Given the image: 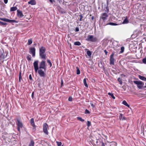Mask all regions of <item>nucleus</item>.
Instances as JSON below:
<instances>
[{"label": "nucleus", "instance_id": "f257e3e1", "mask_svg": "<svg viewBox=\"0 0 146 146\" xmlns=\"http://www.w3.org/2000/svg\"><path fill=\"white\" fill-rule=\"evenodd\" d=\"M46 68V62L45 61L42 60L39 63V68L40 69L38 70V73L40 77H44L45 76V73L41 69L45 70Z\"/></svg>", "mask_w": 146, "mask_h": 146}, {"label": "nucleus", "instance_id": "f03ea898", "mask_svg": "<svg viewBox=\"0 0 146 146\" xmlns=\"http://www.w3.org/2000/svg\"><path fill=\"white\" fill-rule=\"evenodd\" d=\"M46 48L43 46H42L39 48V55L42 59H44L45 60L46 59V55L44 53L46 51Z\"/></svg>", "mask_w": 146, "mask_h": 146}, {"label": "nucleus", "instance_id": "7ed1b4c3", "mask_svg": "<svg viewBox=\"0 0 146 146\" xmlns=\"http://www.w3.org/2000/svg\"><path fill=\"white\" fill-rule=\"evenodd\" d=\"M86 40L92 42H96L98 41V39L96 37H94L93 35H89L88 36Z\"/></svg>", "mask_w": 146, "mask_h": 146}, {"label": "nucleus", "instance_id": "20e7f679", "mask_svg": "<svg viewBox=\"0 0 146 146\" xmlns=\"http://www.w3.org/2000/svg\"><path fill=\"white\" fill-rule=\"evenodd\" d=\"M133 83L137 85V87L139 89H141L144 85V83L140 81H134Z\"/></svg>", "mask_w": 146, "mask_h": 146}, {"label": "nucleus", "instance_id": "39448f33", "mask_svg": "<svg viewBox=\"0 0 146 146\" xmlns=\"http://www.w3.org/2000/svg\"><path fill=\"white\" fill-rule=\"evenodd\" d=\"M38 60L35 61L34 62L33 64L35 72L36 73L38 70L39 67L38 65Z\"/></svg>", "mask_w": 146, "mask_h": 146}, {"label": "nucleus", "instance_id": "423d86ee", "mask_svg": "<svg viewBox=\"0 0 146 146\" xmlns=\"http://www.w3.org/2000/svg\"><path fill=\"white\" fill-rule=\"evenodd\" d=\"M48 125L46 123H44L43 125V132L46 135H48Z\"/></svg>", "mask_w": 146, "mask_h": 146}, {"label": "nucleus", "instance_id": "0eeeda50", "mask_svg": "<svg viewBox=\"0 0 146 146\" xmlns=\"http://www.w3.org/2000/svg\"><path fill=\"white\" fill-rule=\"evenodd\" d=\"M0 20L10 23H17V21L14 20H10L5 18H0Z\"/></svg>", "mask_w": 146, "mask_h": 146}, {"label": "nucleus", "instance_id": "6e6552de", "mask_svg": "<svg viewBox=\"0 0 146 146\" xmlns=\"http://www.w3.org/2000/svg\"><path fill=\"white\" fill-rule=\"evenodd\" d=\"M29 52L31 54L33 57L35 56L36 49L34 47H31L29 48Z\"/></svg>", "mask_w": 146, "mask_h": 146}, {"label": "nucleus", "instance_id": "1a4fd4ad", "mask_svg": "<svg viewBox=\"0 0 146 146\" xmlns=\"http://www.w3.org/2000/svg\"><path fill=\"white\" fill-rule=\"evenodd\" d=\"M108 17V15L106 13H104L102 14L100 19H102L103 21L105 22L107 20Z\"/></svg>", "mask_w": 146, "mask_h": 146}, {"label": "nucleus", "instance_id": "9d476101", "mask_svg": "<svg viewBox=\"0 0 146 146\" xmlns=\"http://www.w3.org/2000/svg\"><path fill=\"white\" fill-rule=\"evenodd\" d=\"M114 54L113 53L111 54L110 57V64L114 65V63L115 59L113 58Z\"/></svg>", "mask_w": 146, "mask_h": 146}, {"label": "nucleus", "instance_id": "9b49d317", "mask_svg": "<svg viewBox=\"0 0 146 146\" xmlns=\"http://www.w3.org/2000/svg\"><path fill=\"white\" fill-rule=\"evenodd\" d=\"M17 16L19 18H21L24 16L22 11H20L19 10H17Z\"/></svg>", "mask_w": 146, "mask_h": 146}, {"label": "nucleus", "instance_id": "f8f14e48", "mask_svg": "<svg viewBox=\"0 0 146 146\" xmlns=\"http://www.w3.org/2000/svg\"><path fill=\"white\" fill-rule=\"evenodd\" d=\"M17 127L22 128L23 127V125L22 122H21L18 119H17Z\"/></svg>", "mask_w": 146, "mask_h": 146}, {"label": "nucleus", "instance_id": "ddd939ff", "mask_svg": "<svg viewBox=\"0 0 146 146\" xmlns=\"http://www.w3.org/2000/svg\"><path fill=\"white\" fill-rule=\"evenodd\" d=\"M28 3L31 5H35L36 4V2L35 0H31L28 2Z\"/></svg>", "mask_w": 146, "mask_h": 146}, {"label": "nucleus", "instance_id": "4468645a", "mask_svg": "<svg viewBox=\"0 0 146 146\" xmlns=\"http://www.w3.org/2000/svg\"><path fill=\"white\" fill-rule=\"evenodd\" d=\"M119 119L120 120H126V117L123 116V115L122 113H120L119 116Z\"/></svg>", "mask_w": 146, "mask_h": 146}, {"label": "nucleus", "instance_id": "2eb2a0df", "mask_svg": "<svg viewBox=\"0 0 146 146\" xmlns=\"http://www.w3.org/2000/svg\"><path fill=\"white\" fill-rule=\"evenodd\" d=\"M77 17H78L77 21H81L82 20V19L83 17L82 14H80V15L77 16Z\"/></svg>", "mask_w": 146, "mask_h": 146}, {"label": "nucleus", "instance_id": "dca6fc26", "mask_svg": "<svg viewBox=\"0 0 146 146\" xmlns=\"http://www.w3.org/2000/svg\"><path fill=\"white\" fill-rule=\"evenodd\" d=\"M35 143L33 140H31L30 142L29 143L28 146H34Z\"/></svg>", "mask_w": 146, "mask_h": 146}, {"label": "nucleus", "instance_id": "f3484780", "mask_svg": "<svg viewBox=\"0 0 146 146\" xmlns=\"http://www.w3.org/2000/svg\"><path fill=\"white\" fill-rule=\"evenodd\" d=\"M129 23V21L127 19V17H126L125 19L124 20L122 23L123 24H127Z\"/></svg>", "mask_w": 146, "mask_h": 146}, {"label": "nucleus", "instance_id": "a211bd4d", "mask_svg": "<svg viewBox=\"0 0 146 146\" xmlns=\"http://www.w3.org/2000/svg\"><path fill=\"white\" fill-rule=\"evenodd\" d=\"M138 77L140 79H141V80L143 81H146V78L144 76H141L140 75H139Z\"/></svg>", "mask_w": 146, "mask_h": 146}, {"label": "nucleus", "instance_id": "6ab92c4d", "mask_svg": "<svg viewBox=\"0 0 146 146\" xmlns=\"http://www.w3.org/2000/svg\"><path fill=\"white\" fill-rule=\"evenodd\" d=\"M17 9V7H12L11 8L10 11H16Z\"/></svg>", "mask_w": 146, "mask_h": 146}, {"label": "nucleus", "instance_id": "aec40b11", "mask_svg": "<svg viewBox=\"0 0 146 146\" xmlns=\"http://www.w3.org/2000/svg\"><path fill=\"white\" fill-rule=\"evenodd\" d=\"M110 25L112 26H116L118 24L116 23H108L107 24H106L105 25Z\"/></svg>", "mask_w": 146, "mask_h": 146}, {"label": "nucleus", "instance_id": "412c9836", "mask_svg": "<svg viewBox=\"0 0 146 146\" xmlns=\"http://www.w3.org/2000/svg\"><path fill=\"white\" fill-rule=\"evenodd\" d=\"M86 80V79L84 78L83 80V83H84V85H85V86L86 87L88 88V86Z\"/></svg>", "mask_w": 146, "mask_h": 146}, {"label": "nucleus", "instance_id": "4be33fe9", "mask_svg": "<svg viewBox=\"0 0 146 146\" xmlns=\"http://www.w3.org/2000/svg\"><path fill=\"white\" fill-rule=\"evenodd\" d=\"M122 104L128 107H129V106L128 104L125 100H123L122 102Z\"/></svg>", "mask_w": 146, "mask_h": 146}, {"label": "nucleus", "instance_id": "5701e85b", "mask_svg": "<svg viewBox=\"0 0 146 146\" xmlns=\"http://www.w3.org/2000/svg\"><path fill=\"white\" fill-rule=\"evenodd\" d=\"M110 146H117V143L114 141H112L111 142Z\"/></svg>", "mask_w": 146, "mask_h": 146}, {"label": "nucleus", "instance_id": "b1692460", "mask_svg": "<svg viewBox=\"0 0 146 146\" xmlns=\"http://www.w3.org/2000/svg\"><path fill=\"white\" fill-rule=\"evenodd\" d=\"M74 44L76 46H80L81 45V43L80 42L77 41L75 42Z\"/></svg>", "mask_w": 146, "mask_h": 146}, {"label": "nucleus", "instance_id": "393cba45", "mask_svg": "<svg viewBox=\"0 0 146 146\" xmlns=\"http://www.w3.org/2000/svg\"><path fill=\"white\" fill-rule=\"evenodd\" d=\"M5 58L6 57L5 56V53H2L0 56V58L3 59Z\"/></svg>", "mask_w": 146, "mask_h": 146}, {"label": "nucleus", "instance_id": "a878e982", "mask_svg": "<svg viewBox=\"0 0 146 146\" xmlns=\"http://www.w3.org/2000/svg\"><path fill=\"white\" fill-rule=\"evenodd\" d=\"M77 120H79L82 122H83L84 121V119H83L81 117H78L77 118Z\"/></svg>", "mask_w": 146, "mask_h": 146}, {"label": "nucleus", "instance_id": "bb28decb", "mask_svg": "<svg viewBox=\"0 0 146 146\" xmlns=\"http://www.w3.org/2000/svg\"><path fill=\"white\" fill-rule=\"evenodd\" d=\"M133 59V57L131 56H129L126 57V59L127 60H131Z\"/></svg>", "mask_w": 146, "mask_h": 146}, {"label": "nucleus", "instance_id": "cd10ccee", "mask_svg": "<svg viewBox=\"0 0 146 146\" xmlns=\"http://www.w3.org/2000/svg\"><path fill=\"white\" fill-rule=\"evenodd\" d=\"M108 94L113 99H115V97L114 96L113 94L112 93L109 92V93H108Z\"/></svg>", "mask_w": 146, "mask_h": 146}, {"label": "nucleus", "instance_id": "c85d7f7f", "mask_svg": "<svg viewBox=\"0 0 146 146\" xmlns=\"http://www.w3.org/2000/svg\"><path fill=\"white\" fill-rule=\"evenodd\" d=\"M31 125L33 127V129H36V126L35 125L34 122L31 123Z\"/></svg>", "mask_w": 146, "mask_h": 146}, {"label": "nucleus", "instance_id": "c756f323", "mask_svg": "<svg viewBox=\"0 0 146 146\" xmlns=\"http://www.w3.org/2000/svg\"><path fill=\"white\" fill-rule=\"evenodd\" d=\"M32 43V39H29L28 40V44L29 45H31Z\"/></svg>", "mask_w": 146, "mask_h": 146}, {"label": "nucleus", "instance_id": "7c9ffc66", "mask_svg": "<svg viewBox=\"0 0 146 146\" xmlns=\"http://www.w3.org/2000/svg\"><path fill=\"white\" fill-rule=\"evenodd\" d=\"M31 56L30 55L28 56L27 57V59L28 61H30L31 60Z\"/></svg>", "mask_w": 146, "mask_h": 146}, {"label": "nucleus", "instance_id": "2f4dec72", "mask_svg": "<svg viewBox=\"0 0 146 146\" xmlns=\"http://www.w3.org/2000/svg\"><path fill=\"white\" fill-rule=\"evenodd\" d=\"M117 80L119 82L120 84L122 85V81L121 79L120 78H118Z\"/></svg>", "mask_w": 146, "mask_h": 146}, {"label": "nucleus", "instance_id": "473e14b6", "mask_svg": "<svg viewBox=\"0 0 146 146\" xmlns=\"http://www.w3.org/2000/svg\"><path fill=\"white\" fill-rule=\"evenodd\" d=\"M124 47L123 46H122L121 48V51H120V53H122L124 52Z\"/></svg>", "mask_w": 146, "mask_h": 146}, {"label": "nucleus", "instance_id": "72a5a7b5", "mask_svg": "<svg viewBox=\"0 0 146 146\" xmlns=\"http://www.w3.org/2000/svg\"><path fill=\"white\" fill-rule=\"evenodd\" d=\"M47 62L50 65V67H51V66H52V64L50 60H49L48 59L47 60Z\"/></svg>", "mask_w": 146, "mask_h": 146}, {"label": "nucleus", "instance_id": "f704fd0d", "mask_svg": "<svg viewBox=\"0 0 146 146\" xmlns=\"http://www.w3.org/2000/svg\"><path fill=\"white\" fill-rule=\"evenodd\" d=\"M77 69V74H80V71L79 70V68L78 67H76Z\"/></svg>", "mask_w": 146, "mask_h": 146}, {"label": "nucleus", "instance_id": "c9c22d12", "mask_svg": "<svg viewBox=\"0 0 146 146\" xmlns=\"http://www.w3.org/2000/svg\"><path fill=\"white\" fill-rule=\"evenodd\" d=\"M87 54L88 56H90L91 55L92 53L90 50H88L87 51Z\"/></svg>", "mask_w": 146, "mask_h": 146}, {"label": "nucleus", "instance_id": "e433bc0d", "mask_svg": "<svg viewBox=\"0 0 146 146\" xmlns=\"http://www.w3.org/2000/svg\"><path fill=\"white\" fill-rule=\"evenodd\" d=\"M91 125V123L90 121H88L87 123V125L88 127H90Z\"/></svg>", "mask_w": 146, "mask_h": 146}, {"label": "nucleus", "instance_id": "4c0bfd02", "mask_svg": "<svg viewBox=\"0 0 146 146\" xmlns=\"http://www.w3.org/2000/svg\"><path fill=\"white\" fill-rule=\"evenodd\" d=\"M0 24L3 25H6L7 23H3L0 21Z\"/></svg>", "mask_w": 146, "mask_h": 146}, {"label": "nucleus", "instance_id": "58836bf2", "mask_svg": "<svg viewBox=\"0 0 146 146\" xmlns=\"http://www.w3.org/2000/svg\"><path fill=\"white\" fill-rule=\"evenodd\" d=\"M142 62L144 64H146V58H145L143 59Z\"/></svg>", "mask_w": 146, "mask_h": 146}, {"label": "nucleus", "instance_id": "ea45409f", "mask_svg": "<svg viewBox=\"0 0 146 146\" xmlns=\"http://www.w3.org/2000/svg\"><path fill=\"white\" fill-rule=\"evenodd\" d=\"M56 143H57V144L58 146H61L62 143L61 142L57 141Z\"/></svg>", "mask_w": 146, "mask_h": 146}, {"label": "nucleus", "instance_id": "a19ab883", "mask_svg": "<svg viewBox=\"0 0 146 146\" xmlns=\"http://www.w3.org/2000/svg\"><path fill=\"white\" fill-rule=\"evenodd\" d=\"M85 114H89L90 113V112L87 109H86L85 111Z\"/></svg>", "mask_w": 146, "mask_h": 146}, {"label": "nucleus", "instance_id": "79ce46f5", "mask_svg": "<svg viewBox=\"0 0 146 146\" xmlns=\"http://www.w3.org/2000/svg\"><path fill=\"white\" fill-rule=\"evenodd\" d=\"M30 123L34 122V119L33 118H31L30 121Z\"/></svg>", "mask_w": 146, "mask_h": 146}, {"label": "nucleus", "instance_id": "37998d69", "mask_svg": "<svg viewBox=\"0 0 146 146\" xmlns=\"http://www.w3.org/2000/svg\"><path fill=\"white\" fill-rule=\"evenodd\" d=\"M22 79V78L21 76H19V82H21V80Z\"/></svg>", "mask_w": 146, "mask_h": 146}, {"label": "nucleus", "instance_id": "c03bdc74", "mask_svg": "<svg viewBox=\"0 0 146 146\" xmlns=\"http://www.w3.org/2000/svg\"><path fill=\"white\" fill-rule=\"evenodd\" d=\"M68 100L69 101H72V98L71 97H69L68 99Z\"/></svg>", "mask_w": 146, "mask_h": 146}, {"label": "nucleus", "instance_id": "a18cd8bd", "mask_svg": "<svg viewBox=\"0 0 146 146\" xmlns=\"http://www.w3.org/2000/svg\"><path fill=\"white\" fill-rule=\"evenodd\" d=\"M90 105L93 108H94L95 107V105L94 104L92 103H91Z\"/></svg>", "mask_w": 146, "mask_h": 146}, {"label": "nucleus", "instance_id": "49530a36", "mask_svg": "<svg viewBox=\"0 0 146 146\" xmlns=\"http://www.w3.org/2000/svg\"><path fill=\"white\" fill-rule=\"evenodd\" d=\"M29 78L30 80H33L32 78V77L31 74H30L29 76Z\"/></svg>", "mask_w": 146, "mask_h": 146}, {"label": "nucleus", "instance_id": "de8ad7c7", "mask_svg": "<svg viewBox=\"0 0 146 146\" xmlns=\"http://www.w3.org/2000/svg\"><path fill=\"white\" fill-rule=\"evenodd\" d=\"M75 31L76 32H78L79 31V29L78 27H76L75 29Z\"/></svg>", "mask_w": 146, "mask_h": 146}, {"label": "nucleus", "instance_id": "09e8293b", "mask_svg": "<svg viewBox=\"0 0 146 146\" xmlns=\"http://www.w3.org/2000/svg\"><path fill=\"white\" fill-rule=\"evenodd\" d=\"M101 143H102V144H101L102 146H105L104 143L103 141H102Z\"/></svg>", "mask_w": 146, "mask_h": 146}, {"label": "nucleus", "instance_id": "8fccbe9b", "mask_svg": "<svg viewBox=\"0 0 146 146\" xmlns=\"http://www.w3.org/2000/svg\"><path fill=\"white\" fill-rule=\"evenodd\" d=\"M32 98L33 99L34 98V92H33L32 93V95H31Z\"/></svg>", "mask_w": 146, "mask_h": 146}, {"label": "nucleus", "instance_id": "3c124183", "mask_svg": "<svg viewBox=\"0 0 146 146\" xmlns=\"http://www.w3.org/2000/svg\"><path fill=\"white\" fill-rule=\"evenodd\" d=\"M49 1L52 4L53 3V1L54 2H55V1L54 0H49Z\"/></svg>", "mask_w": 146, "mask_h": 146}, {"label": "nucleus", "instance_id": "603ef678", "mask_svg": "<svg viewBox=\"0 0 146 146\" xmlns=\"http://www.w3.org/2000/svg\"><path fill=\"white\" fill-rule=\"evenodd\" d=\"M8 0H4V2L5 4H7L8 2Z\"/></svg>", "mask_w": 146, "mask_h": 146}, {"label": "nucleus", "instance_id": "864d4df0", "mask_svg": "<svg viewBox=\"0 0 146 146\" xmlns=\"http://www.w3.org/2000/svg\"><path fill=\"white\" fill-rule=\"evenodd\" d=\"M104 52H105L106 55H107V53H108V52H107V51H106V50H104Z\"/></svg>", "mask_w": 146, "mask_h": 146}, {"label": "nucleus", "instance_id": "5fc2aeb1", "mask_svg": "<svg viewBox=\"0 0 146 146\" xmlns=\"http://www.w3.org/2000/svg\"><path fill=\"white\" fill-rule=\"evenodd\" d=\"M61 86H63V81L62 80H61Z\"/></svg>", "mask_w": 146, "mask_h": 146}, {"label": "nucleus", "instance_id": "6e6d98bb", "mask_svg": "<svg viewBox=\"0 0 146 146\" xmlns=\"http://www.w3.org/2000/svg\"><path fill=\"white\" fill-rule=\"evenodd\" d=\"M21 127H17V130L18 131H20V128Z\"/></svg>", "mask_w": 146, "mask_h": 146}, {"label": "nucleus", "instance_id": "4d7b16f0", "mask_svg": "<svg viewBox=\"0 0 146 146\" xmlns=\"http://www.w3.org/2000/svg\"><path fill=\"white\" fill-rule=\"evenodd\" d=\"M91 19H92V20H93V19H94V16H92V17Z\"/></svg>", "mask_w": 146, "mask_h": 146}, {"label": "nucleus", "instance_id": "13d9d810", "mask_svg": "<svg viewBox=\"0 0 146 146\" xmlns=\"http://www.w3.org/2000/svg\"><path fill=\"white\" fill-rule=\"evenodd\" d=\"M121 76H122L125 77V75L124 74H121Z\"/></svg>", "mask_w": 146, "mask_h": 146}, {"label": "nucleus", "instance_id": "bf43d9fd", "mask_svg": "<svg viewBox=\"0 0 146 146\" xmlns=\"http://www.w3.org/2000/svg\"><path fill=\"white\" fill-rule=\"evenodd\" d=\"M21 76V72H20V74H19V76Z\"/></svg>", "mask_w": 146, "mask_h": 146}, {"label": "nucleus", "instance_id": "052dcab7", "mask_svg": "<svg viewBox=\"0 0 146 146\" xmlns=\"http://www.w3.org/2000/svg\"><path fill=\"white\" fill-rule=\"evenodd\" d=\"M63 13H65V11H64V12H63Z\"/></svg>", "mask_w": 146, "mask_h": 146}]
</instances>
